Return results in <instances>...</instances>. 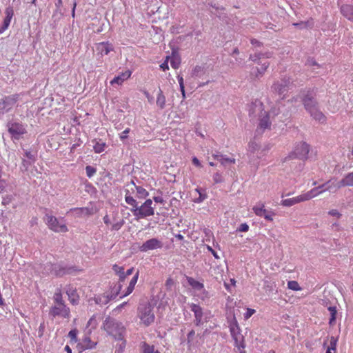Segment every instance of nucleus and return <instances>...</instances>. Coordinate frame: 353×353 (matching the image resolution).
<instances>
[{
	"instance_id": "1",
	"label": "nucleus",
	"mask_w": 353,
	"mask_h": 353,
	"mask_svg": "<svg viewBox=\"0 0 353 353\" xmlns=\"http://www.w3.org/2000/svg\"><path fill=\"white\" fill-rule=\"evenodd\" d=\"M112 270L119 277L117 286L115 290V296L121 294L120 298H123L130 295L133 292L135 285L137 283L139 272L137 271L134 274L132 278L130 280L128 285L125 289H123V287L125 284V280L128 276L124 273V268L114 264L112 266Z\"/></svg>"
},
{
	"instance_id": "2",
	"label": "nucleus",
	"mask_w": 353,
	"mask_h": 353,
	"mask_svg": "<svg viewBox=\"0 0 353 353\" xmlns=\"http://www.w3.org/2000/svg\"><path fill=\"white\" fill-rule=\"evenodd\" d=\"M310 145L305 141L296 142L288 154V161L298 159L301 161L298 165V170L301 171L304 167V162L309 158Z\"/></svg>"
},
{
	"instance_id": "3",
	"label": "nucleus",
	"mask_w": 353,
	"mask_h": 353,
	"mask_svg": "<svg viewBox=\"0 0 353 353\" xmlns=\"http://www.w3.org/2000/svg\"><path fill=\"white\" fill-rule=\"evenodd\" d=\"M137 317L140 320V324L145 327H148L154 322L155 315L150 303L139 305L137 309Z\"/></svg>"
},
{
	"instance_id": "4",
	"label": "nucleus",
	"mask_w": 353,
	"mask_h": 353,
	"mask_svg": "<svg viewBox=\"0 0 353 353\" xmlns=\"http://www.w3.org/2000/svg\"><path fill=\"white\" fill-rule=\"evenodd\" d=\"M152 201L150 199H147L141 206L136 208H132L131 212L137 220L153 216L154 214V208L152 206Z\"/></svg>"
},
{
	"instance_id": "5",
	"label": "nucleus",
	"mask_w": 353,
	"mask_h": 353,
	"mask_svg": "<svg viewBox=\"0 0 353 353\" xmlns=\"http://www.w3.org/2000/svg\"><path fill=\"white\" fill-rule=\"evenodd\" d=\"M103 329L115 339L122 340L123 327L111 318H107L103 323Z\"/></svg>"
},
{
	"instance_id": "6",
	"label": "nucleus",
	"mask_w": 353,
	"mask_h": 353,
	"mask_svg": "<svg viewBox=\"0 0 353 353\" xmlns=\"http://www.w3.org/2000/svg\"><path fill=\"white\" fill-rule=\"evenodd\" d=\"M229 327L230 334L234 341L235 346L238 347L239 350L245 348L244 336L241 333V329L235 319L230 323Z\"/></svg>"
},
{
	"instance_id": "7",
	"label": "nucleus",
	"mask_w": 353,
	"mask_h": 353,
	"mask_svg": "<svg viewBox=\"0 0 353 353\" xmlns=\"http://www.w3.org/2000/svg\"><path fill=\"white\" fill-rule=\"evenodd\" d=\"M8 131L12 139L19 140L27 133L26 126L21 122L13 121L7 124Z\"/></svg>"
},
{
	"instance_id": "8",
	"label": "nucleus",
	"mask_w": 353,
	"mask_h": 353,
	"mask_svg": "<svg viewBox=\"0 0 353 353\" xmlns=\"http://www.w3.org/2000/svg\"><path fill=\"white\" fill-rule=\"evenodd\" d=\"M314 92L313 90H303L301 92L300 98L305 110L310 112L318 106V103L314 99Z\"/></svg>"
},
{
	"instance_id": "9",
	"label": "nucleus",
	"mask_w": 353,
	"mask_h": 353,
	"mask_svg": "<svg viewBox=\"0 0 353 353\" xmlns=\"http://www.w3.org/2000/svg\"><path fill=\"white\" fill-rule=\"evenodd\" d=\"M46 221L48 228L55 232H67L68 227L63 223H61L58 219L52 215H46Z\"/></svg>"
},
{
	"instance_id": "10",
	"label": "nucleus",
	"mask_w": 353,
	"mask_h": 353,
	"mask_svg": "<svg viewBox=\"0 0 353 353\" xmlns=\"http://www.w3.org/2000/svg\"><path fill=\"white\" fill-rule=\"evenodd\" d=\"M50 314L53 317L61 316L64 319H69L70 310L65 303L54 304L50 310Z\"/></svg>"
},
{
	"instance_id": "11",
	"label": "nucleus",
	"mask_w": 353,
	"mask_h": 353,
	"mask_svg": "<svg viewBox=\"0 0 353 353\" xmlns=\"http://www.w3.org/2000/svg\"><path fill=\"white\" fill-rule=\"evenodd\" d=\"M163 247V243L157 238H152L145 241L141 246L139 250L142 252H146L150 250L161 249Z\"/></svg>"
},
{
	"instance_id": "12",
	"label": "nucleus",
	"mask_w": 353,
	"mask_h": 353,
	"mask_svg": "<svg viewBox=\"0 0 353 353\" xmlns=\"http://www.w3.org/2000/svg\"><path fill=\"white\" fill-rule=\"evenodd\" d=\"M74 217L80 218L92 215L97 212V209L94 207H83V208H74L70 210Z\"/></svg>"
},
{
	"instance_id": "13",
	"label": "nucleus",
	"mask_w": 353,
	"mask_h": 353,
	"mask_svg": "<svg viewBox=\"0 0 353 353\" xmlns=\"http://www.w3.org/2000/svg\"><path fill=\"white\" fill-rule=\"evenodd\" d=\"M95 50L98 56L103 57L114 50L113 45L109 41L96 43Z\"/></svg>"
},
{
	"instance_id": "14",
	"label": "nucleus",
	"mask_w": 353,
	"mask_h": 353,
	"mask_svg": "<svg viewBox=\"0 0 353 353\" xmlns=\"http://www.w3.org/2000/svg\"><path fill=\"white\" fill-rule=\"evenodd\" d=\"M21 94L18 93L4 97L1 99L3 108L6 110H10L19 100Z\"/></svg>"
},
{
	"instance_id": "15",
	"label": "nucleus",
	"mask_w": 353,
	"mask_h": 353,
	"mask_svg": "<svg viewBox=\"0 0 353 353\" xmlns=\"http://www.w3.org/2000/svg\"><path fill=\"white\" fill-rule=\"evenodd\" d=\"M132 73V72L130 70H126L125 72L119 73L110 81V84L112 85L114 84L121 85L124 81L130 78Z\"/></svg>"
},
{
	"instance_id": "16",
	"label": "nucleus",
	"mask_w": 353,
	"mask_h": 353,
	"mask_svg": "<svg viewBox=\"0 0 353 353\" xmlns=\"http://www.w3.org/2000/svg\"><path fill=\"white\" fill-rule=\"evenodd\" d=\"M270 125L271 123L270 121L268 113L266 111H263V110H261L258 130L263 132L265 129L270 128Z\"/></svg>"
},
{
	"instance_id": "17",
	"label": "nucleus",
	"mask_w": 353,
	"mask_h": 353,
	"mask_svg": "<svg viewBox=\"0 0 353 353\" xmlns=\"http://www.w3.org/2000/svg\"><path fill=\"white\" fill-rule=\"evenodd\" d=\"M190 309L194 312V323L196 326H199L202 323L203 319V309L202 307L195 303H192L190 305Z\"/></svg>"
},
{
	"instance_id": "18",
	"label": "nucleus",
	"mask_w": 353,
	"mask_h": 353,
	"mask_svg": "<svg viewBox=\"0 0 353 353\" xmlns=\"http://www.w3.org/2000/svg\"><path fill=\"white\" fill-rule=\"evenodd\" d=\"M252 210L256 216H263L265 219L269 221L272 220V213L265 208L264 204L256 205Z\"/></svg>"
},
{
	"instance_id": "19",
	"label": "nucleus",
	"mask_w": 353,
	"mask_h": 353,
	"mask_svg": "<svg viewBox=\"0 0 353 353\" xmlns=\"http://www.w3.org/2000/svg\"><path fill=\"white\" fill-rule=\"evenodd\" d=\"M327 187L324 189L330 192H336L341 188L343 187L341 183V180L337 181L335 178H332L326 182Z\"/></svg>"
},
{
	"instance_id": "20",
	"label": "nucleus",
	"mask_w": 353,
	"mask_h": 353,
	"mask_svg": "<svg viewBox=\"0 0 353 353\" xmlns=\"http://www.w3.org/2000/svg\"><path fill=\"white\" fill-rule=\"evenodd\" d=\"M66 294L68 296V300L72 305H76L79 304V296L76 288L69 287L66 291Z\"/></svg>"
},
{
	"instance_id": "21",
	"label": "nucleus",
	"mask_w": 353,
	"mask_h": 353,
	"mask_svg": "<svg viewBox=\"0 0 353 353\" xmlns=\"http://www.w3.org/2000/svg\"><path fill=\"white\" fill-rule=\"evenodd\" d=\"M287 82L285 80L282 79L281 82L276 81L273 85V89L279 96L284 98L285 96V92L286 90Z\"/></svg>"
},
{
	"instance_id": "22",
	"label": "nucleus",
	"mask_w": 353,
	"mask_h": 353,
	"mask_svg": "<svg viewBox=\"0 0 353 353\" xmlns=\"http://www.w3.org/2000/svg\"><path fill=\"white\" fill-rule=\"evenodd\" d=\"M5 14H6V17L3 19L2 30H1L0 32H2L3 30H6L8 28V26H10L12 18L14 15L13 8L10 6L6 8V9L5 10Z\"/></svg>"
},
{
	"instance_id": "23",
	"label": "nucleus",
	"mask_w": 353,
	"mask_h": 353,
	"mask_svg": "<svg viewBox=\"0 0 353 353\" xmlns=\"http://www.w3.org/2000/svg\"><path fill=\"white\" fill-rule=\"evenodd\" d=\"M115 296H116L115 294H114V296L112 295L110 296L108 294L103 293L101 294L96 295L94 297V301L96 304L105 305L109 303V301H110L111 299H112L113 297H115Z\"/></svg>"
},
{
	"instance_id": "24",
	"label": "nucleus",
	"mask_w": 353,
	"mask_h": 353,
	"mask_svg": "<svg viewBox=\"0 0 353 353\" xmlns=\"http://www.w3.org/2000/svg\"><path fill=\"white\" fill-rule=\"evenodd\" d=\"M308 113L314 119H315L316 121H319L321 123H323L326 121V117L319 109L318 106Z\"/></svg>"
},
{
	"instance_id": "25",
	"label": "nucleus",
	"mask_w": 353,
	"mask_h": 353,
	"mask_svg": "<svg viewBox=\"0 0 353 353\" xmlns=\"http://www.w3.org/2000/svg\"><path fill=\"white\" fill-rule=\"evenodd\" d=\"M341 12L348 20L353 21V6L348 4L341 6Z\"/></svg>"
},
{
	"instance_id": "26",
	"label": "nucleus",
	"mask_w": 353,
	"mask_h": 353,
	"mask_svg": "<svg viewBox=\"0 0 353 353\" xmlns=\"http://www.w3.org/2000/svg\"><path fill=\"white\" fill-rule=\"evenodd\" d=\"M325 192V190H320V188H314L311 189L310 191L303 193V199H306V201H308L312 198H314L321 194Z\"/></svg>"
},
{
	"instance_id": "27",
	"label": "nucleus",
	"mask_w": 353,
	"mask_h": 353,
	"mask_svg": "<svg viewBox=\"0 0 353 353\" xmlns=\"http://www.w3.org/2000/svg\"><path fill=\"white\" fill-rule=\"evenodd\" d=\"M166 99L162 90L159 88L157 96L156 103L160 109H163L165 107Z\"/></svg>"
},
{
	"instance_id": "28",
	"label": "nucleus",
	"mask_w": 353,
	"mask_h": 353,
	"mask_svg": "<svg viewBox=\"0 0 353 353\" xmlns=\"http://www.w3.org/2000/svg\"><path fill=\"white\" fill-rule=\"evenodd\" d=\"M341 185L343 187H352L353 186V172L346 174L341 180Z\"/></svg>"
},
{
	"instance_id": "29",
	"label": "nucleus",
	"mask_w": 353,
	"mask_h": 353,
	"mask_svg": "<svg viewBox=\"0 0 353 353\" xmlns=\"http://www.w3.org/2000/svg\"><path fill=\"white\" fill-rule=\"evenodd\" d=\"M70 270V268L62 267L60 265H54L53 268V271L54 272L55 274L59 276L69 274Z\"/></svg>"
},
{
	"instance_id": "30",
	"label": "nucleus",
	"mask_w": 353,
	"mask_h": 353,
	"mask_svg": "<svg viewBox=\"0 0 353 353\" xmlns=\"http://www.w3.org/2000/svg\"><path fill=\"white\" fill-rule=\"evenodd\" d=\"M187 281L188 284L194 290H201L204 288V285L202 283L195 280L192 277L188 276Z\"/></svg>"
},
{
	"instance_id": "31",
	"label": "nucleus",
	"mask_w": 353,
	"mask_h": 353,
	"mask_svg": "<svg viewBox=\"0 0 353 353\" xmlns=\"http://www.w3.org/2000/svg\"><path fill=\"white\" fill-rule=\"evenodd\" d=\"M328 310H329L330 314V318L329 319V324H330V325L333 326L336 323V314H337L336 307L330 306L328 307Z\"/></svg>"
},
{
	"instance_id": "32",
	"label": "nucleus",
	"mask_w": 353,
	"mask_h": 353,
	"mask_svg": "<svg viewBox=\"0 0 353 353\" xmlns=\"http://www.w3.org/2000/svg\"><path fill=\"white\" fill-rule=\"evenodd\" d=\"M213 157L214 159L219 160L222 165H225L227 163H235L234 159L223 157V156H219L218 154H213Z\"/></svg>"
},
{
	"instance_id": "33",
	"label": "nucleus",
	"mask_w": 353,
	"mask_h": 353,
	"mask_svg": "<svg viewBox=\"0 0 353 353\" xmlns=\"http://www.w3.org/2000/svg\"><path fill=\"white\" fill-rule=\"evenodd\" d=\"M133 185L136 189L137 195L139 198L144 199L148 195V191L141 186H137L133 183Z\"/></svg>"
},
{
	"instance_id": "34",
	"label": "nucleus",
	"mask_w": 353,
	"mask_h": 353,
	"mask_svg": "<svg viewBox=\"0 0 353 353\" xmlns=\"http://www.w3.org/2000/svg\"><path fill=\"white\" fill-rule=\"evenodd\" d=\"M306 199H303V194H300L297 196H295V197H293V198H290V199H288V206H291V205H293L296 203H300V202H303V201H305Z\"/></svg>"
},
{
	"instance_id": "35",
	"label": "nucleus",
	"mask_w": 353,
	"mask_h": 353,
	"mask_svg": "<svg viewBox=\"0 0 353 353\" xmlns=\"http://www.w3.org/2000/svg\"><path fill=\"white\" fill-rule=\"evenodd\" d=\"M141 348L143 353H153L154 350V345H150L145 342H143L141 344Z\"/></svg>"
},
{
	"instance_id": "36",
	"label": "nucleus",
	"mask_w": 353,
	"mask_h": 353,
	"mask_svg": "<svg viewBox=\"0 0 353 353\" xmlns=\"http://www.w3.org/2000/svg\"><path fill=\"white\" fill-rule=\"evenodd\" d=\"M125 200L128 205L132 207V208H136L137 207V202L132 196L128 195V194H126Z\"/></svg>"
},
{
	"instance_id": "37",
	"label": "nucleus",
	"mask_w": 353,
	"mask_h": 353,
	"mask_svg": "<svg viewBox=\"0 0 353 353\" xmlns=\"http://www.w3.org/2000/svg\"><path fill=\"white\" fill-rule=\"evenodd\" d=\"M97 343L92 342L90 338H85L83 341V345L85 349H92L95 347Z\"/></svg>"
},
{
	"instance_id": "38",
	"label": "nucleus",
	"mask_w": 353,
	"mask_h": 353,
	"mask_svg": "<svg viewBox=\"0 0 353 353\" xmlns=\"http://www.w3.org/2000/svg\"><path fill=\"white\" fill-rule=\"evenodd\" d=\"M105 143L103 142H97L93 146L94 150L96 153H101L104 151Z\"/></svg>"
},
{
	"instance_id": "39",
	"label": "nucleus",
	"mask_w": 353,
	"mask_h": 353,
	"mask_svg": "<svg viewBox=\"0 0 353 353\" xmlns=\"http://www.w3.org/2000/svg\"><path fill=\"white\" fill-rule=\"evenodd\" d=\"M53 299H54V304L65 303V301L63 299V296H62L61 292H56L54 295Z\"/></svg>"
},
{
	"instance_id": "40",
	"label": "nucleus",
	"mask_w": 353,
	"mask_h": 353,
	"mask_svg": "<svg viewBox=\"0 0 353 353\" xmlns=\"http://www.w3.org/2000/svg\"><path fill=\"white\" fill-rule=\"evenodd\" d=\"M181 64V60L179 57H174L171 59L170 65L174 69H177Z\"/></svg>"
},
{
	"instance_id": "41",
	"label": "nucleus",
	"mask_w": 353,
	"mask_h": 353,
	"mask_svg": "<svg viewBox=\"0 0 353 353\" xmlns=\"http://www.w3.org/2000/svg\"><path fill=\"white\" fill-rule=\"evenodd\" d=\"M288 289L296 291L301 290L298 282L295 281H288Z\"/></svg>"
},
{
	"instance_id": "42",
	"label": "nucleus",
	"mask_w": 353,
	"mask_h": 353,
	"mask_svg": "<svg viewBox=\"0 0 353 353\" xmlns=\"http://www.w3.org/2000/svg\"><path fill=\"white\" fill-rule=\"evenodd\" d=\"M337 339L334 336H331L330 339V345L328 346L327 349L331 350H335L336 348L337 345Z\"/></svg>"
},
{
	"instance_id": "43",
	"label": "nucleus",
	"mask_w": 353,
	"mask_h": 353,
	"mask_svg": "<svg viewBox=\"0 0 353 353\" xmlns=\"http://www.w3.org/2000/svg\"><path fill=\"white\" fill-rule=\"evenodd\" d=\"M85 171L88 177L90 178L97 172V169L90 165H87L85 167Z\"/></svg>"
},
{
	"instance_id": "44",
	"label": "nucleus",
	"mask_w": 353,
	"mask_h": 353,
	"mask_svg": "<svg viewBox=\"0 0 353 353\" xmlns=\"http://www.w3.org/2000/svg\"><path fill=\"white\" fill-rule=\"evenodd\" d=\"M124 224V221L123 220H121L119 221H117V223L112 224V230H119L121 228V227Z\"/></svg>"
},
{
	"instance_id": "45",
	"label": "nucleus",
	"mask_w": 353,
	"mask_h": 353,
	"mask_svg": "<svg viewBox=\"0 0 353 353\" xmlns=\"http://www.w3.org/2000/svg\"><path fill=\"white\" fill-rule=\"evenodd\" d=\"M77 330L76 329L72 330L68 333V336L72 341H77Z\"/></svg>"
},
{
	"instance_id": "46",
	"label": "nucleus",
	"mask_w": 353,
	"mask_h": 353,
	"mask_svg": "<svg viewBox=\"0 0 353 353\" xmlns=\"http://www.w3.org/2000/svg\"><path fill=\"white\" fill-rule=\"evenodd\" d=\"M255 312L256 311L254 309L248 308L246 312L244 314V318L245 319H250L255 313Z\"/></svg>"
},
{
	"instance_id": "47",
	"label": "nucleus",
	"mask_w": 353,
	"mask_h": 353,
	"mask_svg": "<svg viewBox=\"0 0 353 353\" xmlns=\"http://www.w3.org/2000/svg\"><path fill=\"white\" fill-rule=\"evenodd\" d=\"M125 341H122L121 343L119 345L117 350H116V353H123L125 347Z\"/></svg>"
},
{
	"instance_id": "48",
	"label": "nucleus",
	"mask_w": 353,
	"mask_h": 353,
	"mask_svg": "<svg viewBox=\"0 0 353 353\" xmlns=\"http://www.w3.org/2000/svg\"><path fill=\"white\" fill-rule=\"evenodd\" d=\"M328 214L332 216H335L339 219L341 216V214L337 210H331L328 212Z\"/></svg>"
},
{
	"instance_id": "49",
	"label": "nucleus",
	"mask_w": 353,
	"mask_h": 353,
	"mask_svg": "<svg viewBox=\"0 0 353 353\" xmlns=\"http://www.w3.org/2000/svg\"><path fill=\"white\" fill-rule=\"evenodd\" d=\"M249 230V226L247 223H242L240 225L238 228V231L239 232H248Z\"/></svg>"
},
{
	"instance_id": "50",
	"label": "nucleus",
	"mask_w": 353,
	"mask_h": 353,
	"mask_svg": "<svg viewBox=\"0 0 353 353\" xmlns=\"http://www.w3.org/2000/svg\"><path fill=\"white\" fill-rule=\"evenodd\" d=\"M165 287L167 289H170L174 285V281L172 278H168L165 281Z\"/></svg>"
},
{
	"instance_id": "51",
	"label": "nucleus",
	"mask_w": 353,
	"mask_h": 353,
	"mask_svg": "<svg viewBox=\"0 0 353 353\" xmlns=\"http://www.w3.org/2000/svg\"><path fill=\"white\" fill-rule=\"evenodd\" d=\"M214 181L216 183H221L222 181V176L220 174L216 173L213 176Z\"/></svg>"
},
{
	"instance_id": "52",
	"label": "nucleus",
	"mask_w": 353,
	"mask_h": 353,
	"mask_svg": "<svg viewBox=\"0 0 353 353\" xmlns=\"http://www.w3.org/2000/svg\"><path fill=\"white\" fill-rule=\"evenodd\" d=\"M168 59H169V57H167L166 60L160 65L161 68L164 71L169 69L168 62Z\"/></svg>"
},
{
	"instance_id": "53",
	"label": "nucleus",
	"mask_w": 353,
	"mask_h": 353,
	"mask_svg": "<svg viewBox=\"0 0 353 353\" xmlns=\"http://www.w3.org/2000/svg\"><path fill=\"white\" fill-rule=\"evenodd\" d=\"M194 334H195V332L194 330H192L188 332V343L192 341Z\"/></svg>"
},
{
	"instance_id": "54",
	"label": "nucleus",
	"mask_w": 353,
	"mask_h": 353,
	"mask_svg": "<svg viewBox=\"0 0 353 353\" xmlns=\"http://www.w3.org/2000/svg\"><path fill=\"white\" fill-rule=\"evenodd\" d=\"M130 128H126L120 135V139L121 140H123L127 138V134L130 132Z\"/></svg>"
},
{
	"instance_id": "55",
	"label": "nucleus",
	"mask_w": 353,
	"mask_h": 353,
	"mask_svg": "<svg viewBox=\"0 0 353 353\" xmlns=\"http://www.w3.org/2000/svg\"><path fill=\"white\" fill-rule=\"evenodd\" d=\"M143 94L147 98L149 103H152L153 101V97L150 94V93L147 90H144Z\"/></svg>"
},
{
	"instance_id": "56",
	"label": "nucleus",
	"mask_w": 353,
	"mask_h": 353,
	"mask_svg": "<svg viewBox=\"0 0 353 353\" xmlns=\"http://www.w3.org/2000/svg\"><path fill=\"white\" fill-rule=\"evenodd\" d=\"M192 163L196 167H199V168L201 167V164L199 160L196 157H193L192 158Z\"/></svg>"
},
{
	"instance_id": "57",
	"label": "nucleus",
	"mask_w": 353,
	"mask_h": 353,
	"mask_svg": "<svg viewBox=\"0 0 353 353\" xmlns=\"http://www.w3.org/2000/svg\"><path fill=\"white\" fill-rule=\"evenodd\" d=\"M178 81L179 83L180 88H185L183 78L182 77H181V76L178 77Z\"/></svg>"
},
{
	"instance_id": "58",
	"label": "nucleus",
	"mask_w": 353,
	"mask_h": 353,
	"mask_svg": "<svg viewBox=\"0 0 353 353\" xmlns=\"http://www.w3.org/2000/svg\"><path fill=\"white\" fill-rule=\"evenodd\" d=\"M103 220L104 223L107 225L110 223V220L108 215L104 216Z\"/></svg>"
},
{
	"instance_id": "59",
	"label": "nucleus",
	"mask_w": 353,
	"mask_h": 353,
	"mask_svg": "<svg viewBox=\"0 0 353 353\" xmlns=\"http://www.w3.org/2000/svg\"><path fill=\"white\" fill-rule=\"evenodd\" d=\"M133 272H134V268H131L127 270V271H125V272L124 271V273L125 275H127L128 276L131 275L133 273Z\"/></svg>"
},
{
	"instance_id": "60",
	"label": "nucleus",
	"mask_w": 353,
	"mask_h": 353,
	"mask_svg": "<svg viewBox=\"0 0 353 353\" xmlns=\"http://www.w3.org/2000/svg\"><path fill=\"white\" fill-rule=\"evenodd\" d=\"M154 201L155 202H157V203H163V200L162 197H161V196H154Z\"/></svg>"
},
{
	"instance_id": "61",
	"label": "nucleus",
	"mask_w": 353,
	"mask_h": 353,
	"mask_svg": "<svg viewBox=\"0 0 353 353\" xmlns=\"http://www.w3.org/2000/svg\"><path fill=\"white\" fill-rule=\"evenodd\" d=\"M196 191L199 193V201L201 202V201H203L206 198L205 195H204L203 196L201 193L200 192V191L198 189H196Z\"/></svg>"
},
{
	"instance_id": "62",
	"label": "nucleus",
	"mask_w": 353,
	"mask_h": 353,
	"mask_svg": "<svg viewBox=\"0 0 353 353\" xmlns=\"http://www.w3.org/2000/svg\"><path fill=\"white\" fill-rule=\"evenodd\" d=\"M180 90H181V94H182L183 99H185V88H180Z\"/></svg>"
},
{
	"instance_id": "63",
	"label": "nucleus",
	"mask_w": 353,
	"mask_h": 353,
	"mask_svg": "<svg viewBox=\"0 0 353 353\" xmlns=\"http://www.w3.org/2000/svg\"><path fill=\"white\" fill-rule=\"evenodd\" d=\"M65 350L68 352V353H72V350L70 349V347L68 346V345H66L65 347Z\"/></svg>"
},
{
	"instance_id": "64",
	"label": "nucleus",
	"mask_w": 353,
	"mask_h": 353,
	"mask_svg": "<svg viewBox=\"0 0 353 353\" xmlns=\"http://www.w3.org/2000/svg\"><path fill=\"white\" fill-rule=\"evenodd\" d=\"M348 158L350 159H353V147H352V149L350 153L348 154Z\"/></svg>"
}]
</instances>
